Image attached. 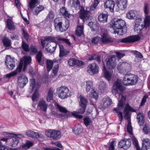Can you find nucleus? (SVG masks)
I'll list each match as a JSON object with an SVG mask.
<instances>
[{
    "mask_svg": "<svg viewBox=\"0 0 150 150\" xmlns=\"http://www.w3.org/2000/svg\"><path fill=\"white\" fill-rule=\"evenodd\" d=\"M131 144V142L129 140L125 139L119 142L118 146L119 148L127 149L130 146Z\"/></svg>",
    "mask_w": 150,
    "mask_h": 150,
    "instance_id": "15",
    "label": "nucleus"
},
{
    "mask_svg": "<svg viewBox=\"0 0 150 150\" xmlns=\"http://www.w3.org/2000/svg\"><path fill=\"white\" fill-rule=\"evenodd\" d=\"M3 134L4 135L8 136H11L15 138H21L24 137V136L23 134H15L10 133L6 132H4L3 133Z\"/></svg>",
    "mask_w": 150,
    "mask_h": 150,
    "instance_id": "32",
    "label": "nucleus"
},
{
    "mask_svg": "<svg viewBox=\"0 0 150 150\" xmlns=\"http://www.w3.org/2000/svg\"><path fill=\"white\" fill-rule=\"evenodd\" d=\"M132 142L134 146L136 148L137 150H141L137 140L134 137H132Z\"/></svg>",
    "mask_w": 150,
    "mask_h": 150,
    "instance_id": "46",
    "label": "nucleus"
},
{
    "mask_svg": "<svg viewBox=\"0 0 150 150\" xmlns=\"http://www.w3.org/2000/svg\"><path fill=\"white\" fill-rule=\"evenodd\" d=\"M110 24L115 30V28L125 27V23L122 19L114 18L111 21Z\"/></svg>",
    "mask_w": 150,
    "mask_h": 150,
    "instance_id": "8",
    "label": "nucleus"
},
{
    "mask_svg": "<svg viewBox=\"0 0 150 150\" xmlns=\"http://www.w3.org/2000/svg\"><path fill=\"white\" fill-rule=\"evenodd\" d=\"M141 19L138 18L136 20L135 25L134 26V30L137 32H140L145 27V25L141 22Z\"/></svg>",
    "mask_w": 150,
    "mask_h": 150,
    "instance_id": "23",
    "label": "nucleus"
},
{
    "mask_svg": "<svg viewBox=\"0 0 150 150\" xmlns=\"http://www.w3.org/2000/svg\"><path fill=\"white\" fill-rule=\"evenodd\" d=\"M59 65L57 63L55 65L54 67L53 68L52 70V76H54L57 75V73L59 70Z\"/></svg>",
    "mask_w": 150,
    "mask_h": 150,
    "instance_id": "48",
    "label": "nucleus"
},
{
    "mask_svg": "<svg viewBox=\"0 0 150 150\" xmlns=\"http://www.w3.org/2000/svg\"><path fill=\"white\" fill-rule=\"evenodd\" d=\"M108 17L107 14L101 13L98 16V20L100 22L104 23L107 22Z\"/></svg>",
    "mask_w": 150,
    "mask_h": 150,
    "instance_id": "35",
    "label": "nucleus"
},
{
    "mask_svg": "<svg viewBox=\"0 0 150 150\" xmlns=\"http://www.w3.org/2000/svg\"><path fill=\"white\" fill-rule=\"evenodd\" d=\"M112 103L111 99L109 97L105 96L102 99L101 108L104 109L110 105Z\"/></svg>",
    "mask_w": 150,
    "mask_h": 150,
    "instance_id": "17",
    "label": "nucleus"
},
{
    "mask_svg": "<svg viewBox=\"0 0 150 150\" xmlns=\"http://www.w3.org/2000/svg\"><path fill=\"white\" fill-rule=\"evenodd\" d=\"M60 62V60L58 59L54 60V62L51 60H47L46 62V66L47 71L48 72L50 71L52 69L53 65L54 63H58Z\"/></svg>",
    "mask_w": 150,
    "mask_h": 150,
    "instance_id": "28",
    "label": "nucleus"
},
{
    "mask_svg": "<svg viewBox=\"0 0 150 150\" xmlns=\"http://www.w3.org/2000/svg\"><path fill=\"white\" fill-rule=\"evenodd\" d=\"M26 133L28 137L37 139L38 140H40L44 138L43 134L38 132H35L32 130H28Z\"/></svg>",
    "mask_w": 150,
    "mask_h": 150,
    "instance_id": "12",
    "label": "nucleus"
},
{
    "mask_svg": "<svg viewBox=\"0 0 150 150\" xmlns=\"http://www.w3.org/2000/svg\"><path fill=\"white\" fill-rule=\"evenodd\" d=\"M40 1L39 0H30L29 3V6L31 8H32L40 4Z\"/></svg>",
    "mask_w": 150,
    "mask_h": 150,
    "instance_id": "42",
    "label": "nucleus"
},
{
    "mask_svg": "<svg viewBox=\"0 0 150 150\" xmlns=\"http://www.w3.org/2000/svg\"><path fill=\"white\" fill-rule=\"evenodd\" d=\"M106 61L107 67L109 69L114 68L116 64V56L112 55L106 59Z\"/></svg>",
    "mask_w": 150,
    "mask_h": 150,
    "instance_id": "9",
    "label": "nucleus"
},
{
    "mask_svg": "<svg viewBox=\"0 0 150 150\" xmlns=\"http://www.w3.org/2000/svg\"><path fill=\"white\" fill-rule=\"evenodd\" d=\"M83 120L84 124L86 127L90 125L92 122L91 119L88 116L84 117Z\"/></svg>",
    "mask_w": 150,
    "mask_h": 150,
    "instance_id": "45",
    "label": "nucleus"
},
{
    "mask_svg": "<svg viewBox=\"0 0 150 150\" xmlns=\"http://www.w3.org/2000/svg\"><path fill=\"white\" fill-rule=\"evenodd\" d=\"M11 140L12 142L11 146L12 147H15L18 143L19 141L16 138L13 137V138L11 139Z\"/></svg>",
    "mask_w": 150,
    "mask_h": 150,
    "instance_id": "54",
    "label": "nucleus"
},
{
    "mask_svg": "<svg viewBox=\"0 0 150 150\" xmlns=\"http://www.w3.org/2000/svg\"><path fill=\"white\" fill-rule=\"evenodd\" d=\"M54 22L55 29L57 32H62L65 31L69 27V22L67 19L66 21L65 25H62V23L59 18H56Z\"/></svg>",
    "mask_w": 150,
    "mask_h": 150,
    "instance_id": "5",
    "label": "nucleus"
},
{
    "mask_svg": "<svg viewBox=\"0 0 150 150\" xmlns=\"http://www.w3.org/2000/svg\"><path fill=\"white\" fill-rule=\"evenodd\" d=\"M48 105L45 101L43 99H40L38 103V107L40 109L44 112L47 110Z\"/></svg>",
    "mask_w": 150,
    "mask_h": 150,
    "instance_id": "25",
    "label": "nucleus"
},
{
    "mask_svg": "<svg viewBox=\"0 0 150 150\" xmlns=\"http://www.w3.org/2000/svg\"><path fill=\"white\" fill-rule=\"evenodd\" d=\"M71 113L72 115L74 117L79 119H82L83 117L82 115L78 114V113L76 112H71Z\"/></svg>",
    "mask_w": 150,
    "mask_h": 150,
    "instance_id": "62",
    "label": "nucleus"
},
{
    "mask_svg": "<svg viewBox=\"0 0 150 150\" xmlns=\"http://www.w3.org/2000/svg\"><path fill=\"white\" fill-rule=\"evenodd\" d=\"M87 71L90 74L94 75V67L92 64H90L88 66Z\"/></svg>",
    "mask_w": 150,
    "mask_h": 150,
    "instance_id": "53",
    "label": "nucleus"
},
{
    "mask_svg": "<svg viewBox=\"0 0 150 150\" xmlns=\"http://www.w3.org/2000/svg\"><path fill=\"white\" fill-rule=\"evenodd\" d=\"M145 28H147L150 25V16H146L144 21Z\"/></svg>",
    "mask_w": 150,
    "mask_h": 150,
    "instance_id": "50",
    "label": "nucleus"
},
{
    "mask_svg": "<svg viewBox=\"0 0 150 150\" xmlns=\"http://www.w3.org/2000/svg\"><path fill=\"white\" fill-rule=\"evenodd\" d=\"M42 53L41 51H39L38 53L36 56V61L38 63H40L42 59Z\"/></svg>",
    "mask_w": 150,
    "mask_h": 150,
    "instance_id": "56",
    "label": "nucleus"
},
{
    "mask_svg": "<svg viewBox=\"0 0 150 150\" xmlns=\"http://www.w3.org/2000/svg\"><path fill=\"white\" fill-rule=\"evenodd\" d=\"M118 8H116V11H118L120 9L124 10L127 6V0H117Z\"/></svg>",
    "mask_w": 150,
    "mask_h": 150,
    "instance_id": "21",
    "label": "nucleus"
},
{
    "mask_svg": "<svg viewBox=\"0 0 150 150\" xmlns=\"http://www.w3.org/2000/svg\"><path fill=\"white\" fill-rule=\"evenodd\" d=\"M51 114L52 115L53 117L57 118H60L62 116V114H58L56 111L53 110H51Z\"/></svg>",
    "mask_w": 150,
    "mask_h": 150,
    "instance_id": "59",
    "label": "nucleus"
},
{
    "mask_svg": "<svg viewBox=\"0 0 150 150\" xmlns=\"http://www.w3.org/2000/svg\"><path fill=\"white\" fill-rule=\"evenodd\" d=\"M31 58L30 56H25L23 59H21L19 66L17 68L15 71L10 73L6 75V77L8 79L17 74L18 72H20L23 67V70L24 71L26 68L27 65L31 62Z\"/></svg>",
    "mask_w": 150,
    "mask_h": 150,
    "instance_id": "1",
    "label": "nucleus"
},
{
    "mask_svg": "<svg viewBox=\"0 0 150 150\" xmlns=\"http://www.w3.org/2000/svg\"><path fill=\"white\" fill-rule=\"evenodd\" d=\"M6 23L7 28L9 30H14L15 28V25L12 21L10 19H8L6 20Z\"/></svg>",
    "mask_w": 150,
    "mask_h": 150,
    "instance_id": "38",
    "label": "nucleus"
},
{
    "mask_svg": "<svg viewBox=\"0 0 150 150\" xmlns=\"http://www.w3.org/2000/svg\"><path fill=\"white\" fill-rule=\"evenodd\" d=\"M22 47L23 49L25 51L27 52L29 51V48L28 45L23 41L22 42Z\"/></svg>",
    "mask_w": 150,
    "mask_h": 150,
    "instance_id": "60",
    "label": "nucleus"
},
{
    "mask_svg": "<svg viewBox=\"0 0 150 150\" xmlns=\"http://www.w3.org/2000/svg\"><path fill=\"white\" fill-rule=\"evenodd\" d=\"M57 38L58 41L64 42L69 46H70L71 45V42L67 39L62 38L61 37H57Z\"/></svg>",
    "mask_w": 150,
    "mask_h": 150,
    "instance_id": "51",
    "label": "nucleus"
},
{
    "mask_svg": "<svg viewBox=\"0 0 150 150\" xmlns=\"http://www.w3.org/2000/svg\"><path fill=\"white\" fill-rule=\"evenodd\" d=\"M41 86V83L40 82H36L35 80L34 79H32L30 80V87L29 89L31 92L33 91L34 88L35 90L34 93L33 94L32 97V99L33 101L32 104L33 107L35 108L36 103L38 99L39 94L38 90Z\"/></svg>",
    "mask_w": 150,
    "mask_h": 150,
    "instance_id": "2",
    "label": "nucleus"
},
{
    "mask_svg": "<svg viewBox=\"0 0 150 150\" xmlns=\"http://www.w3.org/2000/svg\"><path fill=\"white\" fill-rule=\"evenodd\" d=\"M137 119L138 120V123L140 126L144 124V116L142 113L139 112L137 115Z\"/></svg>",
    "mask_w": 150,
    "mask_h": 150,
    "instance_id": "33",
    "label": "nucleus"
},
{
    "mask_svg": "<svg viewBox=\"0 0 150 150\" xmlns=\"http://www.w3.org/2000/svg\"><path fill=\"white\" fill-rule=\"evenodd\" d=\"M59 13L61 15L67 18H69L70 15L67 8L64 6L60 8Z\"/></svg>",
    "mask_w": 150,
    "mask_h": 150,
    "instance_id": "31",
    "label": "nucleus"
},
{
    "mask_svg": "<svg viewBox=\"0 0 150 150\" xmlns=\"http://www.w3.org/2000/svg\"><path fill=\"white\" fill-rule=\"evenodd\" d=\"M138 79L137 75L131 74H127L123 77V83L126 86L134 85L137 83Z\"/></svg>",
    "mask_w": 150,
    "mask_h": 150,
    "instance_id": "4",
    "label": "nucleus"
},
{
    "mask_svg": "<svg viewBox=\"0 0 150 150\" xmlns=\"http://www.w3.org/2000/svg\"><path fill=\"white\" fill-rule=\"evenodd\" d=\"M139 38L136 35L130 36L118 40V42L131 43L137 41Z\"/></svg>",
    "mask_w": 150,
    "mask_h": 150,
    "instance_id": "10",
    "label": "nucleus"
},
{
    "mask_svg": "<svg viewBox=\"0 0 150 150\" xmlns=\"http://www.w3.org/2000/svg\"><path fill=\"white\" fill-rule=\"evenodd\" d=\"M69 53V52H68V51L67 50L65 49H64L62 50H61V51H60L59 56L60 57H62L67 54Z\"/></svg>",
    "mask_w": 150,
    "mask_h": 150,
    "instance_id": "63",
    "label": "nucleus"
},
{
    "mask_svg": "<svg viewBox=\"0 0 150 150\" xmlns=\"http://www.w3.org/2000/svg\"><path fill=\"white\" fill-rule=\"evenodd\" d=\"M130 65L125 62L120 63L117 66V69L122 72H124L128 71L130 68Z\"/></svg>",
    "mask_w": 150,
    "mask_h": 150,
    "instance_id": "16",
    "label": "nucleus"
},
{
    "mask_svg": "<svg viewBox=\"0 0 150 150\" xmlns=\"http://www.w3.org/2000/svg\"><path fill=\"white\" fill-rule=\"evenodd\" d=\"M55 91V89L51 87L50 89L48 95L47 97V101L48 102H50L51 100L53 99V93Z\"/></svg>",
    "mask_w": 150,
    "mask_h": 150,
    "instance_id": "34",
    "label": "nucleus"
},
{
    "mask_svg": "<svg viewBox=\"0 0 150 150\" xmlns=\"http://www.w3.org/2000/svg\"><path fill=\"white\" fill-rule=\"evenodd\" d=\"M54 105L57 110L61 112L66 113L68 112L65 108L60 105L58 103H55Z\"/></svg>",
    "mask_w": 150,
    "mask_h": 150,
    "instance_id": "37",
    "label": "nucleus"
},
{
    "mask_svg": "<svg viewBox=\"0 0 150 150\" xmlns=\"http://www.w3.org/2000/svg\"><path fill=\"white\" fill-rule=\"evenodd\" d=\"M104 6L105 8H108L111 12H113L115 2L112 0H108L105 2Z\"/></svg>",
    "mask_w": 150,
    "mask_h": 150,
    "instance_id": "24",
    "label": "nucleus"
},
{
    "mask_svg": "<svg viewBox=\"0 0 150 150\" xmlns=\"http://www.w3.org/2000/svg\"><path fill=\"white\" fill-rule=\"evenodd\" d=\"M68 63L69 66H72L74 65L79 66H81L84 64V63L81 61L78 60L75 58H70L68 61Z\"/></svg>",
    "mask_w": 150,
    "mask_h": 150,
    "instance_id": "22",
    "label": "nucleus"
},
{
    "mask_svg": "<svg viewBox=\"0 0 150 150\" xmlns=\"http://www.w3.org/2000/svg\"><path fill=\"white\" fill-rule=\"evenodd\" d=\"M128 123L127 125V132L130 134H132V129L131 125V122L130 120L127 121Z\"/></svg>",
    "mask_w": 150,
    "mask_h": 150,
    "instance_id": "57",
    "label": "nucleus"
},
{
    "mask_svg": "<svg viewBox=\"0 0 150 150\" xmlns=\"http://www.w3.org/2000/svg\"><path fill=\"white\" fill-rule=\"evenodd\" d=\"M86 91L88 92L91 90L89 96L91 98H94V88L93 82L91 81H88L86 82Z\"/></svg>",
    "mask_w": 150,
    "mask_h": 150,
    "instance_id": "20",
    "label": "nucleus"
},
{
    "mask_svg": "<svg viewBox=\"0 0 150 150\" xmlns=\"http://www.w3.org/2000/svg\"><path fill=\"white\" fill-rule=\"evenodd\" d=\"M129 111H132V112H136V110L134 109L132 107H131L128 104H127L124 110V112L125 114L124 117L125 118L127 121L130 120L131 113Z\"/></svg>",
    "mask_w": 150,
    "mask_h": 150,
    "instance_id": "14",
    "label": "nucleus"
},
{
    "mask_svg": "<svg viewBox=\"0 0 150 150\" xmlns=\"http://www.w3.org/2000/svg\"><path fill=\"white\" fill-rule=\"evenodd\" d=\"M44 7L42 5H40L38 7L35 8L33 11V14L35 15H37L39 13L44 10Z\"/></svg>",
    "mask_w": 150,
    "mask_h": 150,
    "instance_id": "44",
    "label": "nucleus"
},
{
    "mask_svg": "<svg viewBox=\"0 0 150 150\" xmlns=\"http://www.w3.org/2000/svg\"><path fill=\"white\" fill-rule=\"evenodd\" d=\"M135 16L134 11L133 10H130L127 14V17L129 19H132Z\"/></svg>",
    "mask_w": 150,
    "mask_h": 150,
    "instance_id": "52",
    "label": "nucleus"
},
{
    "mask_svg": "<svg viewBox=\"0 0 150 150\" xmlns=\"http://www.w3.org/2000/svg\"><path fill=\"white\" fill-rule=\"evenodd\" d=\"M103 71L104 72V77L108 81H110L111 78L112 73L111 72L107 71L105 67L104 66L103 67Z\"/></svg>",
    "mask_w": 150,
    "mask_h": 150,
    "instance_id": "36",
    "label": "nucleus"
},
{
    "mask_svg": "<svg viewBox=\"0 0 150 150\" xmlns=\"http://www.w3.org/2000/svg\"><path fill=\"white\" fill-rule=\"evenodd\" d=\"M45 50L48 52L53 53L55 51L57 44L56 42H48L45 45Z\"/></svg>",
    "mask_w": 150,
    "mask_h": 150,
    "instance_id": "18",
    "label": "nucleus"
},
{
    "mask_svg": "<svg viewBox=\"0 0 150 150\" xmlns=\"http://www.w3.org/2000/svg\"><path fill=\"white\" fill-rule=\"evenodd\" d=\"M16 59L13 57H11L10 55L6 56L5 63H8L9 64H15Z\"/></svg>",
    "mask_w": 150,
    "mask_h": 150,
    "instance_id": "43",
    "label": "nucleus"
},
{
    "mask_svg": "<svg viewBox=\"0 0 150 150\" xmlns=\"http://www.w3.org/2000/svg\"><path fill=\"white\" fill-rule=\"evenodd\" d=\"M150 8V5L149 4L145 3L144 6V13L147 15L149 13V10Z\"/></svg>",
    "mask_w": 150,
    "mask_h": 150,
    "instance_id": "58",
    "label": "nucleus"
},
{
    "mask_svg": "<svg viewBox=\"0 0 150 150\" xmlns=\"http://www.w3.org/2000/svg\"><path fill=\"white\" fill-rule=\"evenodd\" d=\"M83 33V25H78L76 31V34L79 36H81Z\"/></svg>",
    "mask_w": 150,
    "mask_h": 150,
    "instance_id": "40",
    "label": "nucleus"
},
{
    "mask_svg": "<svg viewBox=\"0 0 150 150\" xmlns=\"http://www.w3.org/2000/svg\"><path fill=\"white\" fill-rule=\"evenodd\" d=\"M33 145L34 143L33 142L29 140H27L25 144L22 145V148H27V149H29Z\"/></svg>",
    "mask_w": 150,
    "mask_h": 150,
    "instance_id": "47",
    "label": "nucleus"
},
{
    "mask_svg": "<svg viewBox=\"0 0 150 150\" xmlns=\"http://www.w3.org/2000/svg\"><path fill=\"white\" fill-rule=\"evenodd\" d=\"M47 17L49 18L50 21L53 20L54 18V15L53 11H51L49 12L47 15Z\"/></svg>",
    "mask_w": 150,
    "mask_h": 150,
    "instance_id": "61",
    "label": "nucleus"
},
{
    "mask_svg": "<svg viewBox=\"0 0 150 150\" xmlns=\"http://www.w3.org/2000/svg\"><path fill=\"white\" fill-rule=\"evenodd\" d=\"M100 34L102 37V42L103 43L107 44L113 41V39L109 37L107 31L105 30L102 29Z\"/></svg>",
    "mask_w": 150,
    "mask_h": 150,
    "instance_id": "11",
    "label": "nucleus"
},
{
    "mask_svg": "<svg viewBox=\"0 0 150 150\" xmlns=\"http://www.w3.org/2000/svg\"><path fill=\"white\" fill-rule=\"evenodd\" d=\"M72 130L73 132L75 134H79L82 132L83 127L81 125L77 124L75 125Z\"/></svg>",
    "mask_w": 150,
    "mask_h": 150,
    "instance_id": "26",
    "label": "nucleus"
},
{
    "mask_svg": "<svg viewBox=\"0 0 150 150\" xmlns=\"http://www.w3.org/2000/svg\"><path fill=\"white\" fill-rule=\"evenodd\" d=\"M71 6L76 10L80 9V17L84 22H85L86 20L88 18L90 12L85 10L84 7L80 6V2L79 0H72Z\"/></svg>",
    "mask_w": 150,
    "mask_h": 150,
    "instance_id": "3",
    "label": "nucleus"
},
{
    "mask_svg": "<svg viewBox=\"0 0 150 150\" xmlns=\"http://www.w3.org/2000/svg\"><path fill=\"white\" fill-rule=\"evenodd\" d=\"M119 98H121V99L119 101L118 106V108L120 109H122L123 108L125 103L126 98L122 94H121L119 95Z\"/></svg>",
    "mask_w": 150,
    "mask_h": 150,
    "instance_id": "29",
    "label": "nucleus"
},
{
    "mask_svg": "<svg viewBox=\"0 0 150 150\" xmlns=\"http://www.w3.org/2000/svg\"><path fill=\"white\" fill-rule=\"evenodd\" d=\"M29 50L30 51L31 53H35L37 51L36 47L32 45L30 46V48H29Z\"/></svg>",
    "mask_w": 150,
    "mask_h": 150,
    "instance_id": "64",
    "label": "nucleus"
},
{
    "mask_svg": "<svg viewBox=\"0 0 150 150\" xmlns=\"http://www.w3.org/2000/svg\"><path fill=\"white\" fill-rule=\"evenodd\" d=\"M112 87L114 88H117L121 91L125 90V87L121 85L120 81L118 80L114 82Z\"/></svg>",
    "mask_w": 150,
    "mask_h": 150,
    "instance_id": "30",
    "label": "nucleus"
},
{
    "mask_svg": "<svg viewBox=\"0 0 150 150\" xmlns=\"http://www.w3.org/2000/svg\"><path fill=\"white\" fill-rule=\"evenodd\" d=\"M59 97L62 99H65L71 95L69 89L65 86H62L57 89Z\"/></svg>",
    "mask_w": 150,
    "mask_h": 150,
    "instance_id": "6",
    "label": "nucleus"
},
{
    "mask_svg": "<svg viewBox=\"0 0 150 150\" xmlns=\"http://www.w3.org/2000/svg\"><path fill=\"white\" fill-rule=\"evenodd\" d=\"M99 88L101 90H104L106 88V83L103 81H100L99 82Z\"/></svg>",
    "mask_w": 150,
    "mask_h": 150,
    "instance_id": "55",
    "label": "nucleus"
},
{
    "mask_svg": "<svg viewBox=\"0 0 150 150\" xmlns=\"http://www.w3.org/2000/svg\"><path fill=\"white\" fill-rule=\"evenodd\" d=\"M28 82V78L24 74L21 75L18 78V83L20 87H23Z\"/></svg>",
    "mask_w": 150,
    "mask_h": 150,
    "instance_id": "13",
    "label": "nucleus"
},
{
    "mask_svg": "<svg viewBox=\"0 0 150 150\" xmlns=\"http://www.w3.org/2000/svg\"><path fill=\"white\" fill-rule=\"evenodd\" d=\"M55 38L51 36H46L43 40H41V42L43 49L45 48V45L48 42L47 41L50 42H56Z\"/></svg>",
    "mask_w": 150,
    "mask_h": 150,
    "instance_id": "19",
    "label": "nucleus"
},
{
    "mask_svg": "<svg viewBox=\"0 0 150 150\" xmlns=\"http://www.w3.org/2000/svg\"><path fill=\"white\" fill-rule=\"evenodd\" d=\"M114 33L117 34L119 35H122L125 34L127 31L126 28L125 27H121L120 28H115Z\"/></svg>",
    "mask_w": 150,
    "mask_h": 150,
    "instance_id": "27",
    "label": "nucleus"
},
{
    "mask_svg": "<svg viewBox=\"0 0 150 150\" xmlns=\"http://www.w3.org/2000/svg\"><path fill=\"white\" fill-rule=\"evenodd\" d=\"M143 130L144 133L146 134H147L150 132V125L146 124L144 125Z\"/></svg>",
    "mask_w": 150,
    "mask_h": 150,
    "instance_id": "49",
    "label": "nucleus"
},
{
    "mask_svg": "<svg viewBox=\"0 0 150 150\" xmlns=\"http://www.w3.org/2000/svg\"><path fill=\"white\" fill-rule=\"evenodd\" d=\"M46 136L56 140L59 139L61 136V133L59 131L50 129L45 132Z\"/></svg>",
    "mask_w": 150,
    "mask_h": 150,
    "instance_id": "7",
    "label": "nucleus"
},
{
    "mask_svg": "<svg viewBox=\"0 0 150 150\" xmlns=\"http://www.w3.org/2000/svg\"><path fill=\"white\" fill-rule=\"evenodd\" d=\"M2 42L4 45L6 47H9L11 45V40L6 37H4L3 38Z\"/></svg>",
    "mask_w": 150,
    "mask_h": 150,
    "instance_id": "41",
    "label": "nucleus"
},
{
    "mask_svg": "<svg viewBox=\"0 0 150 150\" xmlns=\"http://www.w3.org/2000/svg\"><path fill=\"white\" fill-rule=\"evenodd\" d=\"M80 101H79V105L81 107L83 106L86 107V105L87 101L86 99L81 95L79 96Z\"/></svg>",
    "mask_w": 150,
    "mask_h": 150,
    "instance_id": "39",
    "label": "nucleus"
}]
</instances>
